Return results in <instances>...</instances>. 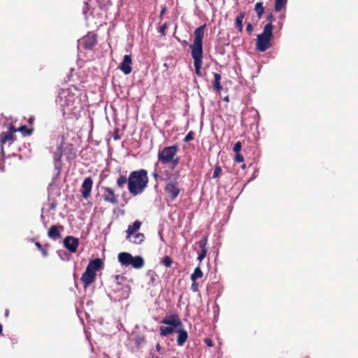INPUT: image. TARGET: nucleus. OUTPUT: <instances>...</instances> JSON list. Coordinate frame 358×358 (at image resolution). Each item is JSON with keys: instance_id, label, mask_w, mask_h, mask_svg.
I'll return each instance as SVG.
<instances>
[{"instance_id": "1", "label": "nucleus", "mask_w": 358, "mask_h": 358, "mask_svg": "<svg viewBox=\"0 0 358 358\" xmlns=\"http://www.w3.org/2000/svg\"><path fill=\"white\" fill-rule=\"evenodd\" d=\"M206 24H204L197 27L194 32V39L192 45H190L191 55L194 59L195 73L198 76H201V69L203 64V38Z\"/></svg>"}, {"instance_id": "2", "label": "nucleus", "mask_w": 358, "mask_h": 358, "mask_svg": "<svg viewBox=\"0 0 358 358\" xmlns=\"http://www.w3.org/2000/svg\"><path fill=\"white\" fill-rule=\"evenodd\" d=\"M148 182L147 170L141 169L133 171L128 177V191L133 196L141 194L147 188Z\"/></svg>"}, {"instance_id": "3", "label": "nucleus", "mask_w": 358, "mask_h": 358, "mask_svg": "<svg viewBox=\"0 0 358 358\" xmlns=\"http://www.w3.org/2000/svg\"><path fill=\"white\" fill-rule=\"evenodd\" d=\"M178 150L179 148L177 145L164 148L158 152V163L160 162L162 164H171L170 169L171 170L175 169L180 162V158L177 156Z\"/></svg>"}, {"instance_id": "4", "label": "nucleus", "mask_w": 358, "mask_h": 358, "mask_svg": "<svg viewBox=\"0 0 358 358\" xmlns=\"http://www.w3.org/2000/svg\"><path fill=\"white\" fill-rule=\"evenodd\" d=\"M56 101L63 108H67L69 110H73L77 108L80 99L70 89H62L59 91Z\"/></svg>"}, {"instance_id": "5", "label": "nucleus", "mask_w": 358, "mask_h": 358, "mask_svg": "<svg viewBox=\"0 0 358 358\" xmlns=\"http://www.w3.org/2000/svg\"><path fill=\"white\" fill-rule=\"evenodd\" d=\"M273 27L271 24H266L263 32L257 35L256 42V50L259 52H265L272 46L271 40L273 38Z\"/></svg>"}, {"instance_id": "6", "label": "nucleus", "mask_w": 358, "mask_h": 358, "mask_svg": "<svg viewBox=\"0 0 358 358\" xmlns=\"http://www.w3.org/2000/svg\"><path fill=\"white\" fill-rule=\"evenodd\" d=\"M179 178V171H176L172 176L166 178L164 191L171 201L175 200L180 193V183L178 181Z\"/></svg>"}, {"instance_id": "7", "label": "nucleus", "mask_w": 358, "mask_h": 358, "mask_svg": "<svg viewBox=\"0 0 358 358\" xmlns=\"http://www.w3.org/2000/svg\"><path fill=\"white\" fill-rule=\"evenodd\" d=\"M123 278L120 275H115L116 282L113 287V291L116 294V299L118 301L126 299L129 297L130 294V288L127 285H121L119 279Z\"/></svg>"}, {"instance_id": "8", "label": "nucleus", "mask_w": 358, "mask_h": 358, "mask_svg": "<svg viewBox=\"0 0 358 358\" xmlns=\"http://www.w3.org/2000/svg\"><path fill=\"white\" fill-rule=\"evenodd\" d=\"M17 131V129L15 128V127L13 124H10L8 127V130L6 132H2L0 135V143L1 146V151L3 155L4 154L3 151V145L9 142L10 144L11 143L14 142L16 140V137L14 136V133Z\"/></svg>"}, {"instance_id": "9", "label": "nucleus", "mask_w": 358, "mask_h": 358, "mask_svg": "<svg viewBox=\"0 0 358 358\" xmlns=\"http://www.w3.org/2000/svg\"><path fill=\"white\" fill-rule=\"evenodd\" d=\"M101 197L106 203H109L113 206L118 203V195L115 193V190L110 187H102Z\"/></svg>"}, {"instance_id": "10", "label": "nucleus", "mask_w": 358, "mask_h": 358, "mask_svg": "<svg viewBox=\"0 0 358 358\" xmlns=\"http://www.w3.org/2000/svg\"><path fill=\"white\" fill-rule=\"evenodd\" d=\"M162 324L172 326L176 329L183 327L182 322L177 313L166 314L161 321Z\"/></svg>"}, {"instance_id": "11", "label": "nucleus", "mask_w": 358, "mask_h": 358, "mask_svg": "<svg viewBox=\"0 0 358 358\" xmlns=\"http://www.w3.org/2000/svg\"><path fill=\"white\" fill-rule=\"evenodd\" d=\"M97 43V36L94 32H88L81 39V44L85 50H92Z\"/></svg>"}, {"instance_id": "12", "label": "nucleus", "mask_w": 358, "mask_h": 358, "mask_svg": "<svg viewBox=\"0 0 358 358\" xmlns=\"http://www.w3.org/2000/svg\"><path fill=\"white\" fill-rule=\"evenodd\" d=\"M92 186V178L90 176L85 178L80 187V192L83 199H87L91 196Z\"/></svg>"}, {"instance_id": "13", "label": "nucleus", "mask_w": 358, "mask_h": 358, "mask_svg": "<svg viewBox=\"0 0 358 358\" xmlns=\"http://www.w3.org/2000/svg\"><path fill=\"white\" fill-rule=\"evenodd\" d=\"M78 245L79 239L74 236H68L64 239V245L70 252H76Z\"/></svg>"}, {"instance_id": "14", "label": "nucleus", "mask_w": 358, "mask_h": 358, "mask_svg": "<svg viewBox=\"0 0 358 358\" xmlns=\"http://www.w3.org/2000/svg\"><path fill=\"white\" fill-rule=\"evenodd\" d=\"M132 58L131 55H126L123 57L122 62L119 66V69L125 74L128 75L132 71Z\"/></svg>"}, {"instance_id": "15", "label": "nucleus", "mask_w": 358, "mask_h": 358, "mask_svg": "<svg viewBox=\"0 0 358 358\" xmlns=\"http://www.w3.org/2000/svg\"><path fill=\"white\" fill-rule=\"evenodd\" d=\"M96 278V273L90 271V269L86 268L85 271L81 276V280L84 284V288L86 289L89 287Z\"/></svg>"}, {"instance_id": "16", "label": "nucleus", "mask_w": 358, "mask_h": 358, "mask_svg": "<svg viewBox=\"0 0 358 358\" xmlns=\"http://www.w3.org/2000/svg\"><path fill=\"white\" fill-rule=\"evenodd\" d=\"M176 332L178 334L177 345L178 346L184 345L188 338L187 331L183 328V327H180L176 329Z\"/></svg>"}, {"instance_id": "17", "label": "nucleus", "mask_w": 358, "mask_h": 358, "mask_svg": "<svg viewBox=\"0 0 358 358\" xmlns=\"http://www.w3.org/2000/svg\"><path fill=\"white\" fill-rule=\"evenodd\" d=\"M63 229V226L52 225L48 231V236L50 238L53 240H57L61 238V234L59 229Z\"/></svg>"}, {"instance_id": "18", "label": "nucleus", "mask_w": 358, "mask_h": 358, "mask_svg": "<svg viewBox=\"0 0 358 358\" xmlns=\"http://www.w3.org/2000/svg\"><path fill=\"white\" fill-rule=\"evenodd\" d=\"M132 258L133 256L129 252H122L118 255V261L123 266H129Z\"/></svg>"}, {"instance_id": "19", "label": "nucleus", "mask_w": 358, "mask_h": 358, "mask_svg": "<svg viewBox=\"0 0 358 358\" xmlns=\"http://www.w3.org/2000/svg\"><path fill=\"white\" fill-rule=\"evenodd\" d=\"M103 265V262L101 259L96 258L93 260H91L88 265L87 266V269H90V271L94 272L96 273L97 271H99Z\"/></svg>"}, {"instance_id": "20", "label": "nucleus", "mask_w": 358, "mask_h": 358, "mask_svg": "<svg viewBox=\"0 0 358 358\" xmlns=\"http://www.w3.org/2000/svg\"><path fill=\"white\" fill-rule=\"evenodd\" d=\"M141 224V222L136 220L132 224L129 225L126 231V233L127 234V239L131 238V236L140 229Z\"/></svg>"}, {"instance_id": "21", "label": "nucleus", "mask_w": 358, "mask_h": 358, "mask_svg": "<svg viewBox=\"0 0 358 358\" xmlns=\"http://www.w3.org/2000/svg\"><path fill=\"white\" fill-rule=\"evenodd\" d=\"M130 265H131L133 268L136 269L141 268L145 265L144 259L141 256L133 257Z\"/></svg>"}, {"instance_id": "22", "label": "nucleus", "mask_w": 358, "mask_h": 358, "mask_svg": "<svg viewBox=\"0 0 358 358\" xmlns=\"http://www.w3.org/2000/svg\"><path fill=\"white\" fill-rule=\"evenodd\" d=\"M245 15V12H241L235 20V26L238 31L241 33L243 31V20Z\"/></svg>"}, {"instance_id": "23", "label": "nucleus", "mask_w": 358, "mask_h": 358, "mask_svg": "<svg viewBox=\"0 0 358 358\" xmlns=\"http://www.w3.org/2000/svg\"><path fill=\"white\" fill-rule=\"evenodd\" d=\"M214 82L213 84V87L215 90L217 92H220L222 90V86L221 85V75L217 73H214Z\"/></svg>"}, {"instance_id": "24", "label": "nucleus", "mask_w": 358, "mask_h": 358, "mask_svg": "<svg viewBox=\"0 0 358 358\" xmlns=\"http://www.w3.org/2000/svg\"><path fill=\"white\" fill-rule=\"evenodd\" d=\"M176 332V328L172 326L164 327L159 328V334L162 336H167Z\"/></svg>"}, {"instance_id": "25", "label": "nucleus", "mask_w": 358, "mask_h": 358, "mask_svg": "<svg viewBox=\"0 0 358 358\" xmlns=\"http://www.w3.org/2000/svg\"><path fill=\"white\" fill-rule=\"evenodd\" d=\"M145 236L142 233H134L130 239V241L135 244H141L144 241Z\"/></svg>"}, {"instance_id": "26", "label": "nucleus", "mask_w": 358, "mask_h": 358, "mask_svg": "<svg viewBox=\"0 0 358 358\" xmlns=\"http://www.w3.org/2000/svg\"><path fill=\"white\" fill-rule=\"evenodd\" d=\"M255 10L257 13L258 19L260 20L262 17V15L265 10L264 7L263 6V3L262 2L256 3V4L255 6Z\"/></svg>"}, {"instance_id": "27", "label": "nucleus", "mask_w": 358, "mask_h": 358, "mask_svg": "<svg viewBox=\"0 0 358 358\" xmlns=\"http://www.w3.org/2000/svg\"><path fill=\"white\" fill-rule=\"evenodd\" d=\"M203 272L199 266H197L194 272L191 274L190 278L192 281H196L199 278H201L203 277Z\"/></svg>"}, {"instance_id": "28", "label": "nucleus", "mask_w": 358, "mask_h": 358, "mask_svg": "<svg viewBox=\"0 0 358 358\" xmlns=\"http://www.w3.org/2000/svg\"><path fill=\"white\" fill-rule=\"evenodd\" d=\"M127 183L128 184V178L124 175H120L116 181V185L118 188H122L123 186Z\"/></svg>"}, {"instance_id": "29", "label": "nucleus", "mask_w": 358, "mask_h": 358, "mask_svg": "<svg viewBox=\"0 0 358 358\" xmlns=\"http://www.w3.org/2000/svg\"><path fill=\"white\" fill-rule=\"evenodd\" d=\"M160 263L166 268H170L173 263V260L170 256L166 255L161 259Z\"/></svg>"}, {"instance_id": "30", "label": "nucleus", "mask_w": 358, "mask_h": 358, "mask_svg": "<svg viewBox=\"0 0 358 358\" xmlns=\"http://www.w3.org/2000/svg\"><path fill=\"white\" fill-rule=\"evenodd\" d=\"M17 131H21L23 133L24 136H30L32 134L34 131V129H29L27 126H21L19 128L16 129Z\"/></svg>"}, {"instance_id": "31", "label": "nucleus", "mask_w": 358, "mask_h": 358, "mask_svg": "<svg viewBox=\"0 0 358 358\" xmlns=\"http://www.w3.org/2000/svg\"><path fill=\"white\" fill-rule=\"evenodd\" d=\"M287 0H275V10L276 12H280L282 8L287 3Z\"/></svg>"}, {"instance_id": "32", "label": "nucleus", "mask_w": 358, "mask_h": 358, "mask_svg": "<svg viewBox=\"0 0 358 358\" xmlns=\"http://www.w3.org/2000/svg\"><path fill=\"white\" fill-rule=\"evenodd\" d=\"M153 178H155V180H156V182H158L159 180H166V178H164L163 176L161 175L157 170V169L155 168L154 171L152 172V173Z\"/></svg>"}, {"instance_id": "33", "label": "nucleus", "mask_w": 358, "mask_h": 358, "mask_svg": "<svg viewBox=\"0 0 358 358\" xmlns=\"http://www.w3.org/2000/svg\"><path fill=\"white\" fill-rule=\"evenodd\" d=\"M208 238L206 236H203L199 241V245L201 249H206V246L207 244Z\"/></svg>"}, {"instance_id": "34", "label": "nucleus", "mask_w": 358, "mask_h": 358, "mask_svg": "<svg viewBox=\"0 0 358 358\" xmlns=\"http://www.w3.org/2000/svg\"><path fill=\"white\" fill-rule=\"evenodd\" d=\"M221 173H222L221 167L220 166H215L214 172H213V178H218Z\"/></svg>"}, {"instance_id": "35", "label": "nucleus", "mask_w": 358, "mask_h": 358, "mask_svg": "<svg viewBox=\"0 0 358 358\" xmlns=\"http://www.w3.org/2000/svg\"><path fill=\"white\" fill-rule=\"evenodd\" d=\"M194 133L192 131L188 132L186 136L184 138V141L188 143L194 139Z\"/></svg>"}, {"instance_id": "36", "label": "nucleus", "mask_w": 358, "mask_h": 358, "mask_svg": "<svg viewBox=\"0 0 358 358\" xmlns=\"http://www.w3.org/2000/svg\"><path fill=\"white\" fill-rule=\"evenodd\" d=\"M241 143L240 141H237L233 148V151L236 153H239L241 150Z\"/></svg>"}, {"instance_id": "37", "label": "nucleus", "mask_w": 358, "mask_h": 358, "mask_svg": "<svg viewBox=\"0 0 358 358\" xmlns=\"http://www.w3.org/2000/svg\"><path fill=\"white\" fill-rule=\"evenodd\" d=\"M207 254V249H201V251L200 254L199 255L198 259L199 261H201L203 259H204Z\"/></svg>"}, {"instance_id": "38", "label": "nucleus", "mask_w": 358, "mask_h": 358, "mask_svg": "<svg viewBox=\"0 0 358 358\" xmlns=\"http://www.w3.org/2000/svg\"><path fill=\"white\" fill-rule=\"evenodd\" d=\"M167 29V24L165 22L162 25L160 26L159 31L161 33L162 36L166 35V29Z\"/></svg>"}, {"instance_id": "39", "label": "nucleus", "mask_w": 358, "mask_h": 358, "mask_svg": "<svg viewBox=\"0 0 358 358\" xmlns=\"http://www.w3.org/2000/svg\"><path fill=\"white\" fill-rule=\"evenodd\" d=\"M192 284L191 285V289L192 292H199V283L196 282V281H192Z\"/></svg>"}, {"instance_id": "40", "label": "nucleus", "mask_w": 358, "mask_h": 358, "mask_svg": "<svg viewBox=\"0 0 358 358\" xmlns=\"http://www.w3.org/2000/svg\"><path fill=\"white\" fill-rule=\"evenodd\" d=\"M244 160V157L240 153H236L235 155V162L237 163L243 162Z\"/></svg>"}, {"instance_id": "41", "label": "nucleus", "mask_w": 358, "mask_h": 358, "mask_svg": "<svg viewBox=\"0 0 358 358\" xmlns=\"http://www.w3.org/2000/svg\"><path fill=\"white\" fill-rule=\"evenodd\" d=\"M148 275H150V280L152 284L153 285L156 281V277L157 276L155 272L150 271Z\"/></svg>"}, {"instance_id": "42", "label": "nucleus", "mask_w": 358, "mask_h": 358, "mask_svg": "<svg viewBox=\"0 0 358 358\" xmlns=\"http://www.w3.org/2000/svg\"><path fill=\"white\" fill-rule=\"evenodd\" d=\"M205 344H206L208 347H213L214 345V343L213 340L210 338H206L203 340Z\"/></svg>"}, {"instance_id": "43", "label": "nucleus", "mask_w": 358, "mask_h": 358, "mask_svg": "<svg viewBox=\"0 0 358 358\" xmlns=\"http://www.w3.org/2000/svg\"><path fill=\"white\" fill-rule=\"evenodd\" d=\"M266 20L268 22L267 24H272V22L274 20V16L273 15L272 13H270L267 17H266Z\"/></svg>"}, {"instance_id": "44", "label": "nucleus", "mask_w": 358, "mask_h": 358, "mask_svg": "<svg viewBox=\"0 0 358 358\" xmlns=\"http://www.w3.org/2000/svg\"><path fill=\"white\" fill-rule=\"evenodd\" d=\"M246 31L248 34H251L253 31V27L250 22H248L246 26Z\"/></svg>"}, {"instance_id": "45", "label": "nucleus", "mask_w": 358, "mask_h": 358, "mask_svg": "<svg viewBox=\"0 0 358 358\" xmlns=\"http://www.w3.org/2000/svg\"><path fill=\"white\" fill-rule=\"evenodd\" d=\"M164 177V178H169L170 176H172L173 173H171L169 170L164 171L163 173L162 174Z\"/></svg>"}, {"instance_id": "46", "label": "nucleus", "mask_w": 358, "mask_h": 358, "mask_svg": "<svg viewBox=\"0 0 358 358\" xmlns=\"http://www.w3.org/2000/svg\"><path fill=\"white\" fill-rule=\"evenodd\" d=\"M34 244L38 250H42L43 246L38 241H34Z\"/></svg>"}, {"instance_id": "47", "label": "nucleus", "mask_w": 358, "mask_h": 358, "mask_svg": "<svg viewBox=\"0 0 358 358\" xmlns=\"http://www.w3.org/2000/svg\"><path fill=\"white\" fill-rule=\"evenodd\" d=\"M40 251L41 252V253H42L43 257H47L48 256V250L46 249L43 248L42 250H40Z\"/></svg>"}, {"instance_id": "48", "label": "nucleus", "mask_w": 358, "mask_h": 358, "mask_svg": "<svg viewBox=\"0 0 358 358\" xmlns=\"http://www.w3.org/2000/svg\"><path fill=\"white\" fill-rule=\"evenodd\" d=\"M61 157H62V151H60V153L59 155H57V154L55 155L54 159H55V160L58 161V160H60Z\"/></svg>"}, {"instance_id": "49", "label": "nucleus", "mask_w": 358, "mask_h": 358, "mask_svg": "<svg viewBox=\"0 0 358 358\" xmlns=\"http://www.w3.org/2000/svg\"><path fill=\"white\" fill-rule=\"evenodd\" d=\"M166 9L165 6L162 8L161 12H160V16H162L164 14V13L166 12Z\"/></svg>"}, {"instance_id": "50", "label": "nucleus", "mask_w": 358, "mask_h": 358, "mask_svg": "<svg viewBox=\"0 0 358 358\" xmlns=\"http://www.w3.org/2000/svg\"><path fill=\"white\" fill-rule=\"evenodd\" d=\"M177 39H178V41L181 42L182 45H188V43H187V41L185 40V41H181L178 38Z\"/></svg>"}, {"instance_id": "51", "label": "nucleus", "mask_w": 358, "mask_h": 358, "mask_svg": "<svg viewBox=\"0 0 358 358\" xmlns=\"http://www.w3.org/2000/svg\"><path fill=\"white\" fill-rule=\"evenodd\" d=\"M117 132H118V129H116V132H115V136H114L115 140H117V139H118V138H119V136H118Z\"/></svg>"}, {"instance_id": "52", "label": "nucleus", "mask_w": 358, "mask_h": 358, "mask_svg": "<svg viewBox=\"0 0 358 358\" xmlns=\"http://www.w3.org/2000/svg\"><path fill=\"white\" fill-rule=\"evenodd\" d=\"M156 350H157V351H158V352L161 350V346H160L159 343H157V344L156 345Z\"/></svg>"}, {"instance_id": "53", "label": "nucleus", "mask_w": 358, "mask_h": 358, "mask_svg": "<svg viewBox=\"0 0 358 358\" xmlns=\"http://www.w3.org/2000/svg\"><path fill=\"white\" fill-rule=\"evenodd\" d=\"M2 331H3V327H2V325L0 324V334L2 333Z\"/></svg>"}, {"instance_id": "54", "label": "nucleus", "mask_w": 358, "mask_h": 358, "mask_svg": "<svg viewBox=\"0 0 358 358\" xmlns=\"http://www.w3.org/2000/svg\"><path fill=\"white\" fill-rule=\"evenodd\" d=\"M245 166H246L245 164H243L241 167H242V169H244L245 168Z\"/></svg>"}, {"instance_id": "55", "label": "nucleus", "mask_w": 358, "mask_h": 358, "mask_svg": "<svg viewBox=\"0 0 358 358\" xmlns=\"http://www.w3.org/2000/svg\"><path fill=\"white\" fill-rule=\"evenodd\" d=\"M152 358H157V357H152Z\"/></svg>"}, {"instance_id": "56", "label": "nucleus", "mask_w": 358, "mask_h": 358, "mask_svg": "<svg viewBox=\"0 0 358 358\" xmlns=\"http://www.w3.org/2000/svg\"><path fill=\"white\" fill-rule=\"evenodd\" d=\"M172 358H178V357H172Z\"/></svg>"}, {"instance_id": "57", "label": "nucleus", "mask_w": 358, "mask_h": 358, "mask_svg": "<svg viewBox=\"0 0 358 358\" xmlns=\"http://www.w3.org/2000/svg\"><path fill=\"white\" fill-rule=\"evenodd\" d=\"M304 358H308V357H304Z\"/></svg>"}]
</instances>
